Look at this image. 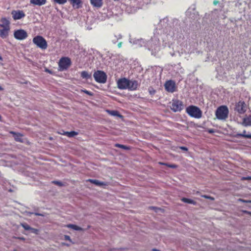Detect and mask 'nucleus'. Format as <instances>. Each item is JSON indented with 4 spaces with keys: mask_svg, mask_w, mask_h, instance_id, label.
<instances>
[{
    "mask_svg": "<svg viewBox=\"0 0 251 251\" xmlns=\"http://www.w3.org/2000/svg\"><path fill=\"white\" fill-rule=\"evenodd\" d=\"M147 47L152 54L155 55L160 50V43L159 38L157 36H153L150 40L147 43Z\"/></svg>",
    "mask_w": 251,
    "mask_h": 251,
    "instance_id": "1",
    "label": "nucleus"
},
{
    "mask_svg": "<svg viewBox=\"0 0 251 251\" xmlns=\"http://www.w3.org/2000/svg\"><path fill=\"white\" fill-rule=\"evenodd\" d=\"M1 24H0V27L1 28L0 29V36L2 39L6 38L8 35V32L10 30V22L5 18H1Z\"/></svg>",
    "mask_w": 251,
    "mask_h": 251,
    "instance_id": "2",
    "label": "nucleus"
},
{
    "mask_svg": "<svg viewBox=\"0 0 251 251\" xmlns=\"http://www.w3.org/2000/svg\"><path fill=\"white\" fill-rule=\"evenodd\" d=\"M186 112L191 117L199 119L202 116V112L201 109L195 106L191 105L187 107L186 109Z\"/></svg>",
    "mask_w": 251,
    "mask_h": 251,
    "instance_id": "3",
    "label": "nucleus"
},
{
    "mask_svg": "<svg viewBox=\"0 0 251 251\" xmlns=\"http://www.w3.org/2000/svg\"><path fill=\"white\" fill-rule=\"evenodd\" d=\"M228 114V109L226 106H221L217 108L216 111V116L219 120H225Z\"/></svg>",
    "mask_w": 251,
    "mask_h": 251,
    "instance_id": "4",
    "label": "nucleus"
},
{
    "mask_svg": "<svg viewBox=\"0 0 251 251\" xmlns=\"http://www.w3.org/2000/svg\"><path fill=\"white\" fill-rule=\"evenodd\" d=\"M33 43L38 48L45 50L47 48L48 44L46 40L41 36H36L33 39Z\"/></svg>",
    "mask_w": 251,
    "mask_h": 251,
    "instance_id": "5",
    "label": "nucleus"
},
{
    "mask_svg": "<svg viewBox=\"0 0 251 251\" xmlns=\"http://www.w3.org/2000/svg\"><path fill=\"white\" fill-rule=\"evenodd\" d=\"M93 75L97 82L104 83L106 81L107 75L103 71H97L94 73Z\"/></svg>",
    "mask_w": 251,
    "mask_h": 251,
    "instance_id": "6",
    "label": "nucleus"
},
{
    "mask_svg": "<svg viewBox=\"0 0 251 251\" xmlns=\"http://www.w3.org/2000/svg\"><path fill=\"white\" fill-rule=\"evenodd\" d=\"M71 61L68 57H62L59 61L58 65L60 71H64L67 69L71 65Z\"/></svg>",
    "mask_w": 251,
    "mask_h": 251,
    "instance_id": "7",
    "label": "nucleus"
},
{
    "mask_svg": "<svg viewBox=\"0 0 251 251\" xmlns=\"http://www.w3.org/2000/svg\"><path fill=\"white\" fill-rule=\"evenodd\" d=\"M171 108L175 112L180 111L183 108V104L182 102L179 100H173Z\"/></svg>",
    "mask_w": 251,
    "mask_h": 251,
    "instance_id": "8",
    "label": "nucleus"
},
{
    "mask_svg": "<svg viewBox=\"0 0 251 251\" xmlns=\"http://www.w3.org/2000/svg\"><path fill=\"white\" fill-rule=\"evenodd\" d=\"M247 105L243 101H239L235 104V110L239 114H244L247 110Z\"/></svg>",
    "mask_w": 251,
    "mask_h": 251,
    "instance_id": "9",
    "label": "nucleus"
},
{
    "mask_svg": "<svg viewBox=\"0 0 251 251\" xmlns=\"http://www.w3.org/2000/svg\"><path fill=\"white\" fill-rule=\"evenodd\" d=\"M14 36L18 40H22L27 37V33L24 29H19L14 31Z\"/></svg>",
    "mask_w": 251,
    "mask_h": 251,
    "instance_id": "10",
    "label": "nucleus"
},
{
    "mask_svg": "<svg viewBox=\"0 0 251 251\" xmlns=\"http://www.w3.org/2000/svg\"><path fill=\"white\" fill-rule=\"evenodd\" d=\"M13 18L15 20L21 19L25 17V15L22 10H13L11 12Z\"/></svg>",
    "mask_w": 251,
    "mask_h": 251,
    "instance_id": "11",
    "label": "nucleus"
},
{
    "mask_svg": "<svg viewBox=\"0 0 251 251\" xmlns=\"http://www.w3.org/2000/svg\"><path fill=\"white\" fill-rule=\"evenodd\" d=\"M128 83V79L126 78L120 79L117 81L118 87L120 89H127Z\"/></svg>",
    "mask_w": 251,
    "mask_h": 251,
    "instance_id": "12",
    "label": "nucleus"
},
{
    "mask_svg": "<svg viewBox=\"0 0 251 251\" xmlns=\"http://www.w3.org/2000/svg\"><path fill=\"white\" fill-rule=\"evenodd\" d=\"M166 90L169 92H174L175 91V83L172 80L167 81L165 84Z\"/></svg>",
    "mask_w": 251,
    "mask_h": 251,
    "instance_id": "13",
    "label": "nucleus"
},
{
    "mask_svg": "<svg viewBox=\"0 0 251 251\" xmlns=\"http://www.w3.org/2000/svg\"><path fill=\"white\" fill-rule=\"evenodd\" d=\"M128 86L127 89L130 91H134L137 89L139 86V84L136 80H128Z\"/></svg>",
    "mask_w": 251,
    "mask_h": 251,
    "instance_id": "14",
    "label": "nucleus"
},
{
    "mask_svg": "<svg viewBox=\"0 0 251 251\" xmlns=\"http://www.w3.org/2000/svg\"><path fill=\"white\" fill-rule=\"evenodd\" d=\"M11 134L13 135L14 139L19 142H23V135L19 133H16L14 131H11L10 132Z\"/></svg>",
    "mask_w": 251,
    "mask_h": 251,
    "instance_id": "15",
    "label": "nucleus"
},
{
    "mask_svg": "<svg viewBox=\"0 0 251 251\" xmlns=\"http://www.w3.org/2000/svg\"><path fill=\"white\" fill-rule=\"evenodd\" d=\"M46 2L47 0H30V3L35 5L41 6Z\"/></svg>",
    "mask_w": 251,
    "mask_h": 251,
    "instance_id": "16",
    "label": "nucleus"
},
{
    "mask_svg": "<svg viewBox=\"0 0 251 251\" xmlns=\"http://www.w3.org/2000/svg\"><path fill=\"white\" fill-rule=\"evenodd\" d=\"M88 181H90L93 184L99 186H107V183L104 182L100 181L97 179H89Z\"/></svg>",
    "mask_w": 251,
    "mask_h": 251,
    "instance_id": "17",
    "label": "nucleus"
},
{
    "mask_svg": "<svg viewBox=\"0 0 251 251\" xmlns=\"http://www.w3.org/2000/svg\"><path fill=\"white\" fill-rule=\"evenodd\" d=\"M91 4L94 7L100 8L102 5V0H90Z\"/></svg>",
    "mask_w": 251,
    "mask_h": 251,
    "instance_id": "18",
    "label": "nucleus"
},
{
    "mask_svg": "<svg viewBox=\"0 0 251 251\" xmlns=\"http://www.w3.org/2000/svg\"><path fill=\"white\" fill-rule=\"evenodd\" d=\"M71 4L73 7H75L76 8H79L81 6V0H69Z\"/></svg>",
    "mask_w": 251,
    "mask_h": 251,
    "instance_id": "19",
    "label": "nucleus"
},
{
    "mask_svg": "<svg viewBox=\"0 0 251 251\" xmlns=\"http://www.w3.org/2000/svg\"><path fill=\"white\" fill-rule=\"evenodd\" d=\"M122 38V36L120 34H114L111 36L110 39L111 41L115 44L119 39Z\"/></svg>",
    "mask_w": 251,
    "mask_h": 251,
    "instance_id": "20",
    "label": "nucleus"
},
{
    "mask_svg": "<svg viewBox=\"0 0 251 251\" xmlns=\"http://www.w3.org/2000/svg\"><path fill=\"white\" fill-rule=\"evenodd\" d=\"M235 137H243L251 139V134H247L246 130H244L242 133H237Z\"/></svg>",
    "mask_w": 251,
    "mask_h": 251,
    "instance_id": "21",
    "label": "nucleus"
},
{
    "mask_svg": "<svg viewBox=\"0 0 251 251\" xmlns=\"http://www.w3.org/2000/svg\"><path fill=\"white\" fill-rule=\"evenodd\" d=\"M243 125L245 126H251V117L244 118L243 119Z\"/></svg>",
    "mask_w": 251,
    "mask_h": 251,
    "instance_id": "22",
    "label": "nucleus"
},
{
    "mask_svg": "<svg viewBox=\"0 0 251 251\" xmlns=\"http://www.w3.org/2000/svg\"><path fill=\"white\" fill-rule=\"evenodd\" d=\"M107 113L110 115L113 116H117L119 117H121L122 115H120L119 112L117 110H107Z\"/></svg>",
    "mask_w": 251,
    "mask_h": 251,
    "instance_id": "23",
    "label": "nucleus"
},
{
    "mask_svg": "<svg viewBox=\"0 0 251 251\" xmlns=\"http://www.w3.org/2000/svg\"><path fill=\"white\" fill-rule=\"evenodd\" d=\"M181 201L184 202L192 204L193 205H196L197 203L195 201H194L191 199L185 198H182Z\"/></svg>",
    "mask_w": 251,
    "mask_h": 251,
    "instance_id": "24",
    "label": "nucleus"
},
{
    "mask_svg": "<svg viewBox=\"0 0 251 251\" xmlns=\"http://www.w3.org/2000/svg\"><path fill=\"white\" fill-rule=\"evenodd\" d=\"M81 76L83 78L88 79L91 77V75L90 74H89L87 72L84 71L81 72Z\"/></svg>",
    "mask_w": 251,
    "mask_h": 251,
    "instance_id": "25",
    "label": "nucleus"
},
{
    "mask_svg": "<svg viewBox=\"0 0 251 251\" xmlns=\"http://www.w3.org/2000/svg\"><path fill=\"white\" fill-rule=\"evenodd\" d=\"M77 134H78V133L75 131H72L71 132H66L64 133V135L67 136L69 137H73L75 135H77Z\"/></svg>",
    "mask_w": 251,
    "mask_h": 251,
    "instance_id": "26",
    "label": "nucleus"
},
{
    "mask_svg": "<svg viewBox=\"0 0 251 251\" xmlns=\"http://www.w3.org/2000/svg\"><path fill=\"white\" fill-rule=\"evenodd\" d=\"M67 226L68 227L72 228L75 230H82V228L80 227H79L76 225H75L70 224V225H67Z\"/></svg>",
    "mask_w": 251,
    "mask_h": 251,
    "instance_id": "27",
    "label": "nucleus"
},
{
    "mask_svg": "<svg viewBox=\"0 0 251 251\" xmlns=\"http://www.w3.org/2000/svg\"><path fill=\"white\" fill-rule=\"evenodd\" d=\"M115 146L117 147H119L120 148L126 150H129V149H130L129 147H127V146H126L123 145L119 144H115Z\"/></svg>",
    "mask_w": 251,
    "mask_h": 251,
    "instance_id": "28",
    "label": "nucleus"
},
{
    "mask_svg": "<svg viewBox=\"0 0 251 251\" xmlns=\"http://www.w3.org/2000/svg\"><path fill=\"white\" fill-rule=\"evenodd\" d=\"M21 226L25 230H30L31 227L26 223H22Z\"/></svg>",
    "mask_w": 251,
    "mask_h": 251,
    "instance_id": "29",
    "label": "nucleus"
},
{
    "mask_svg": "<svg viewBox=\"0 0 251 251\" xmlns=\"http://www.w3.org/2000/svg\"><path fill=\"white\" fill-rule=\"evenodd\" d=\"M53 1L59 4H63L67 2V0H53Z\"/></svg>",
    "mask_w": 251,
    "mask_h": 251,
    "instance_id": "30",
    "label": "nucleus"
},
{
    "mask_svg": "<svg viewBox=\"0 0 251 251\" xmlns=\"http://www.w3.org/2000/svg\"><path fill=\"white\" fill-rule=\"evenodd\" d=\"M159 164H161V165H166L170 168H176V166L175 165H169V164H167L166 163H161V162H159Z\"/></svg>",
    "mask_w": 251,
    "mask_h": 251,
    "instance_id": "31",
    "label": "nucleus"
},
{
    "mask_svg": "<svg viewBox=\"0 0 251 251\" xmlns=\"http://www.w3.org/2000/svg\"><path fill=\"white\" fill-rule=\"evenodd\" d=\"M52 182L55 184H56V185L59 186H62L63 185V183L60 181H53Z\"/></svg>",
    "mask_w": 251,
    "mask_h": 251,
    "instance_id": "32",
    "label": "nucleus"
},
{
    "mask_svg": "<svg viewBox=\"0 0 251 251\" xmlns=\"http://www.w3.org/2000/svg\"><path fill=\"white\" fill-rule=\"evenodd\" d=\"M178 52L179 53V55H181V54H182L183 53H186V50L185 49H182L181 50H177Z\"/></svg>",
    "mask_w": 251,
    "mask_h": 251,
    "instance_id": "33",
    "label": "nucleus"
},
{
    "mask_svg": "<svg viewBox=\"0 0 251 251\" xmlns=\"http://www.w3.org/2000/svg\"><path fill=\"white\" fill-rule=\"evenodd\" d=\"M30 230H31V232H32V233H35L36 234H38V231H39L37 229L31 227Z\"/></svg>",
    "mask_w": 251,
    "mask_h": 251,
    "instance_id": "34",
    "label": "nucleus"
},
{
    "mask_svg": "<svg viewBox=\"0 0 251 251\" xmlns=\"http://www.w3.org/2000/svg\"><path fill=\"white\" fill-rule=\"evenodd\" d=\"M238 201L243 202H246V203H251V200L247 201L243 199H238Z\"/></svg>",
    "mask_w": 251,
    "mask_h": 251,
    "instance_id": "35",
    "label": "nucleus"
},
{
    "mask_svg": "<svg viewBox=\"0 0 251 251\" xmlns=\"http://www.w3.org/2000/svg\"><path fill=\"white\" fill-rule=\"evenodd\" d=\"M242 180H251V176H244L242 178Z\"/></svg>",
    "mask_w": 251,
    "mask_h": 251,
    "instance_id": "36",
    "label": "nucleus"
},
{
    "mask_svg": "<svg viewBox=\"0 0 251 251\" xmlns=\"http://www.w3.org/2000/svg\"><path fill=\"white\" fill-rule=\"evenodd\" d=\"M64 239L65 240H68V241H69L71 242H72V240L71 239V238H70V237L69 235H65L64 236Z\"/></svg>",
    "mask_w": 251,
    "mask_h": 251,
    "instance_id": "37",
    "label": "nucleus"
},
{
    "mask_svg": "<svg viewBox=\"0 0 251 251\" xmlns=\"http://www.w3.org/2000/svg\"><path fill=\"white\" fill-rule=\"evenodd\" d=\"M82 91H83L84 93H85L87 94V95H89V96H92V93H91V92H89V91H87V90H82Z\"/></svg>",
    "mask_w": 251,
    "mask_h": 251,
    "instance_id": "38",
    "label": "nucleus"
},
{
    "mask_svg": "<svg viewBox=\"0 0 251 251\" xmlns=\"http://www.w3.org/2000/svg\"><path fill=\"white\" fill-rule=\"evenodd\" d=\"M203 197L204 198H205L208 199H210L211 200H214V198L213 197H210V196H206V195H204Z\"/></svg>",
    "mask_w": 251,
    "mask_h": 251,
    "instance_id": "39",
    "label": "nucleus"
},
{
    "mask_svg": "<svg viewBox=\"0 0 251 251\" xmlns=\"http://www.w3.org/2000/svg\"><path fill=\"white\" fill-rule=\"evenodd\" d=\"M180 148L183 150H184V151H187V148L185 147H180Z\"/></svg>",
    "mask_w": 251,
    "mask_h": 251,
    "instance_id": "40",
    "label": "nucleus"
},
{
    "mask_svg": "<svg viewBox=\"0 0 251 251\" xmlns=\"http://www.w3.org/2000/svg\"><path fill=\"white\" fill-rule=\"evenodd\" d=\"M244 212L251 215V212H249L248 211H244Z\"/></svg>",
    "mask_w": 251,
    "mask_h": 251,
    "instance_id": "41",
    "label": "nucleus"
},
{
    "mask_svg": "<svg viewBox=\"0 0 251 251\" xmlns=\"http://www.w3.org/2000/svg\"><path fill=\"white\" fill-rule=\"evenodd\" d=\"M118 47H119V48H121V46H122V43H121V42L119 43L118 44Z\"/></svg>",
    "mask_w": 251,
    "mask_h": 251,
    "instance_id": "42",
    "label": "nucleus"
},
{
    "mask_svg": "<svg viewBox=\"0 0 251 251\" xmlns=\"http://www.w3.org/2000/svg\"><path fill=\"white\" fill-rule=\"evenodd\" d=\"M35 215H38V216H43V215H42L41 214L37 213H35Z\"/></svg>",
    "mask_w": 251,
    "mask_h": 251,
    "instance_id": "43",
    "label": "nucleus"
},
{
    "mask_svg": "<svg viewBox=\"0 0 251 251\" xmlns=\"http://www.w3.org/2000/svg\"><path fill=\"white\" fill-rule=\"evenodd\" d=\"M217 3H218V1H214V4L215 5H216Z\"/></svg>",
    "mask_w": 251,
    "mask_h": 251,
    "instance_id": "44",
    "label": "nucleus"
},
{
    "mask_svg": "<svg viewBox=\"0 0 251 251\" xmlns=\"http://www.w3.org/2000/svg\"><path fill=\"white\" fill-rule=\"evenodd\" d=\"M152 251H160L158 250L155 249H152Z\"/></svg>",
    "mask_w": 251,
    "mask_h": 251,
    "instance_id": "45",
    "label": "nucleus"
},
{
    "mask_svg": "<svg viewBox=\"0 0 251 251\" xmlns=\"http://www.w3.org/2000/svg\"><path fill=\"white\" fill-rule=\"evenodd\" d=\"M3 90V88L0 86V91H2Z\"/></svg>",
    "mask_w": 251,
    "mask_h": 251,
    "instance_id": "46",
    "label": "nucleus"
},
{
    "mask_svg": "<svg viewBox=\"0 0 251 251\" xmlns=\"http://www.w3.org/2000/svg\"><path fill=\"white\" fill-rule=\"evenodd\" d=\"M171 55L172 56H174V55H175V53H174V52H173V53H171Z\"/></svg>",
    "mask_w": 251,
    "mask_h": 251,
    "instance_id": "47",
    "label": "nucleus"
},
{
    "mask_svg": "<svg viewBox=\"0 0 251 251\" xmlns=\"http://www.w3.org/2000/svg\"><path fill=\"white\" fill-rule=\"evenodd\" d=\"M2 120V117L0 115V121H1Z\"/></svg>",
    "mask_w": 251,
    "mask_h": 251,
    "instance_id": "48",
    "label": "nucleus"
},
{
    "mask_svg": "<svg viewBox=\"0 0 251 251\" xmlns=\"http://www.w3.org/2000/svg\"><path fill=\"white\" fill-rule=\"evenodd\" d=\"M2 58L1 56H0V60H2Z\"/></svg>",
    "mask_w": 251,
    "mask_h": 251,
    "instance_id": "49",
    "label": "nucleus"
},
{
    "mask_svg": "<svg viewBox=\"0 0 251 251\" xmlns=\"http://www.w3.org/2000/svg\"><path fill=\"white\" fill-rule=\"evenodd\" d=\"M213 131L212 130H209V132H212Z\"/></svg>",
    "mask_w": 251,
    "mask_h": 251,
    "instance_id": "50",
    "label": "nucleus"
}]
</instances>
